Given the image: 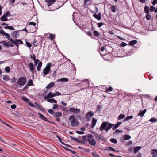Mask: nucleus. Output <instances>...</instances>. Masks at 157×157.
<instances>
[{"label": "nucleus", "mask_w": 157, "mask_h": 157, "mask_svg": "<svg viewBox=\"0 0 157 157\" xmlns=\"http://www.w3.org/2000/svg\"><path fill=\"white\" fill-rule=\"evenodd\" d=\"M0 43L2 44L3 45L6 47H9V42H6L5 41H2V42H0Z\"/></svg>", "instance_id": "obj_29"}, {"label": "nucleus", "mask_w": 157, "mask_h": 157, "mask_svg": "<svg viewBox=\"0 0 157 157\" xmlns=\"http://www.w3.org/2000/svg\"><path fill=\"white\" fill-rule=\"evenodd\" d=\"M155 8L153 6H151L150 7V11L151 12H153L154 11Z\"/></svg>", "instance_id": "obj_55"}, {"label": "nucleus", "mask_w": 157, "mask_h": 157, "mask_svg": "<svg viewBox=\"0 0 157 157\" xmlns=\"http://www.w3.org/2000/svg\"><path fill=\"white\" fill-rule=\"evenodd\" d=\"M22 100L25 102H28L29 101V100L24 97H22Z\"/></svg>", "instance_id": "obj_46"}, {"label": "nucleus", "mask_w": 157, "mask_h": 157, "mask_svg": "<svg viewBox=\"0 0 157 157\" xmlns=\"http://www.w3.org/2000/svg\"><path fill=\"white\" fill-rule=\"evenodd\" d=\"M146 111L147 110L146 109H144L142 111H140L138 115V116H140L141 117H143L146 112Z\"/></svg>", "instance_id": "obj_16"}, {"label": "nucleus", "mask_w": 157, "mask_h": 157, "mask_svg": "<svg viewBox=\"0 0 157 157\" xmlns=\"http://www.w3.org/2000/svg\"><path fill=\"white\" fill-rule=\"evenodd\" d=\"M56 1V0H49L46 1L47 2V5L48 7L50 6L52 4H53Z\"/></svg>", "instance_id": "obj_18"}, {"label": "nucleus", "mask_w": 157, "mask_h": 157, "mask_svg": "<svg viewBox=\"0 0 157 157\" xmlns=\"http://www.w3.org/2000/svg\"><path fill=\"white\" fill-rule=\"evenodd\" d=\"M95 138L97 140H102V139L101 137L98 136H96L95 137Z\"/></svg>", "instance_id": "obj_56"}, {"label": "nucleus", "mask_w": 157, "mask_h": 157, "mask_svg": "<svg viewBox=\"0 0 157 157\" xmlns=\"http://www.w3.org/2000/svg\"><path fill=\"white\" fill-rule=\"evenodd\" d=\"M92 155L94 157H100L99 155L96 152L93 153Z\"/></svg>", "instance_id": "obj_49"}, {"label": "nucleus", "mask_w": 157, "mask_h": 157, "mask_svg": "<svg viewBox=\"0 0 157 157\" xmlns=\"http://www.w3.org/2000/svg\"><path fill=\"white\" fill-rule=\"evenodd\" d=\"M51 63H48L46 67L44 69L42 72L43 77H45L50 71V67Z\"/></svg>", "instance_id": "obj_4"}, {"label": "nucleus", "mask_w": 157, "mask_h": 157, "mask_svg": "<svg viewBox=\"0 0 157 157\" xmlns=\"http://www.w3.org/2000/svg\"><path fill=\"white\" fill-rule=\"evenodd\" d=\"M55 36L54 35L50 34V38L51 40H53L55 38Z\"/></svg>", "instance_id": "obj_47"}, {"label": "nucleus", "mask_w": 157, "mask_h": 157, "mask_svg": "<svg viewBox=\"0 0 157 157\" xmlns=\"http://www.w3.org/2000/svg\"><path fill=\"white\" fill-rule=\"evenodd\" d=\"M28 66L31 72L32 73L33 75L34 74V66L33 63L30 62L28 64Z\"/></svg>", "instance_id": "obj_9"}, {"label": "nucleus", "mask_w": 157, "mask_h": 157, "mask_svg": "<svg viewBox=\"0 0 157 157\" xmlns=\"http://www.w3.org/2000/svg\"><path fill=\"white\" fill-rule=\"evenodd\" d=\"M108 149L109 150L112 151H113L116 152H118V151L115 150L113 147H111V146H109L108 147Z\"/></svg>", "instance_id": "obj_43"}, {"label": "nucleus", "mask_w": 157, "mask_h": 157, "mask_svg": "<svg viewBox=\"0 0 157 157\" xmlns=\"http://www.w3.org/2000/svg\"><path fill=\"white\" fill-rule=\"evenodd\" d=\"M125 115L124 114H120L118 117V120H120L121 119L124 118L125 117Z\"/></svg>", "instance_id": "obj_37"}, {"label": "nucleus", "mask_w": 157, "mask_h": 157, "mask_svg": "<svg viewBox=\"0 0 157 157\" xmlns=\"http://www.w3.org/2000/svg\"><path fill=\"white\" fill-rule=\"evenodd\" d=\"M54 94L52 93L51 92H49L48 95L44 97V99H49L52 97H54Z\"/></svg>", "instance_id": "obj_10"}, {"label": "nucleus", "mask_w": 157, "mask_h": 157, "mask_svg": "<svg viewBox=\"0 0 157 157\" xmlns=\"http://www.w3.org/2000/svg\"><path fill=\"white\" fill-rule=\"evenodd\" d=\"M68 80V79L67 78H62L58 79V81H61L63 82H67Z\"/></svg>", "instance_id": "obj_27"}, {"label": "nucleus", "mask_w": 157, "mask_h": 157, "mask_svg": "<svg viewBox=\"0 0 157 157\" xmlns=\"http://www.w3.org/2000/svg\"><path fill=\"white\" fill-rule=\"evenodd\" d=\"M86 34L89 36H91L92 35V33L91 32L89 31L86 32Z\"/></svg>", "instance_id": "obj_59"}, {"label": "nucleus", "mask_w": 157, "mask_h": 157, "mask_svg": "<svg viewBox=\"0 0 157 157\" xmlns=\"http://www.w3.org/2000/svg\"><path fill=\"white\" fill-rule=\"evenodd\" d=\"M113 89L111 87H109L108 88H107L105 89V92L108 93L109 92H111L113 90Z\"/></svg>", "instance_id": "obj_30"}, {"label": "nucleus", "mask_w": 157, "mask_h": 157, "mask_svg": "<svg viewBox=\"0 0 157 157\" xmlns=\"http://www.w3.org/2000/svg\"><path fill=\"white\" fill-rule=\"evenodd\" d=\"M150 11V9L147 6H146L144 8V11L146 13H149V11Z\"/></svg>", "instance_id": "obj_22"}, {"label": "nucleus", "mask_w": 157, "mask_h": 157, "mask_svg": "<svg viewBox=\"0 0 157 157\" xmlns=\"http://www.w3.org/2000/svg\"><path fill=\"white\" fill-rule=\"evenodd\" d=\"M38 115L40 116V118H41V119L46 121L48 122H49V121L48 120V119L44 117L43 115L41 114L40 113H38Z\"/></svg>", "instance_id": "obj_11"}, {"label": "nucleus", "mask_w": 157, "mask_h": 157, "mask_svg": "<svg viewBox=\"0 0 157 157\" xmlns=\"http://www.w3.org/2000/svg\"><path fill=\"white\" fill-rule=\"evenodd\" d=\"M0 20L3 21H6L8 20V19L6 16L3 15L0 18Z\"/></svg>", "instance_id": "obj_21"}, {"label": "nucleus", "mask_w": 157, "mask_h": 157, "mask_svg": "<svg viewBox=\"0 0 157 157\" xmlns=\"http://www.w3.org/2000/svg\"><path fill=\"white\" fill-rule=\"evenodd\" d=\"M34 63L35 65L36 66L37 65L38 63V65L37 67V70L38 71H40L41 68V67L42 65V63L41 62H39V59H36V60H34Z\"/></svg>", "instance_id": "obj_7"}, {"label": "nucleus", "mask_w": 157, "mask_h": 157, "mask_svg": "<svg viewBox=\"0 0 157 157\" xmlns=\"http://www.w3.org/2000/svg\"><path fill=\"white\" fill-rule=\"evenodd\" d=\"M17 33L18 31H14L11 33V35L13 37L17 38Z\"/></svg>", "instance_id": "obj_24"}, {"label": "nucleus", "mask_w": 157, "mask_h": 157, "mask_svg": "<svg viewBox=\"0 0 157 157\" xmlns=\"http://www.w3.org/2000/svg\"><path fill=\"white\" fill-rule=\"evenodd\" d=\"M35 105L36 106H37L40 109L42 112H44L45 110L44 109H43V108H41L40 105L38 104L37 102H35Z\"/></svg>", "instance_id": "obj_35"}, {"label": "nucleus", "mask_w": 157, "mask_h": 157, "mask_svg": "<svg viewBox=\"0 0 157 157\" xmlns=\"http://www.w3.org/2000/svg\"><path fill=\"white\" fill-rule=\"evenodd\" d=\"M123 138L124 140H126L130 139L131 137L129 135H125L123 136Z\"/></svg>", "instance_id": "obj_25"}, {"label": "nucleus", "mask_w": 157, "mask_h": 157, "mask_svg": "<svg viewBox=\"0 0 157 157\" xmlns=\"http://www.w3.org/2000/svg\"><path fill=\"white\" fill-rule=\"evenodd\" d=\"M69 111L71 112H73L75 114H77L79 113L80 109L71 107L69 109Z\"/></svg>", "instance_id": "obj_8"}, {"label": "nucleus", "mask_w": 157, "mask_h": 157, "mask_svg": "<svg viewBox=\"0 0 157 157\" xmlns=\"http://www.w3.org/2000/svg\"><path fill=\"white\" fill-rule=\"evenodd\" d=\"M5 28L12 30H15L14 28L12 26H5Z\"/></svg>", "instance_id": "obj_34"}, {"label": "nucleus", "mask_w": 157, "mask_h": 157, "mask_svg": "<svg viewBox=\"0 0 157 157\" xmlns=\"http://www.w3.org/2000/svg\"><path fill=\"white\" fill-rule=\"evenodd\" d=\"M30 57L32 59H33L34 60H36V56L33 54V57H32V56H31V55Z\"/></svg>", "instance_id": "obj_61"}, {"label": "nucleus", "mask_w": 157, "mask_h": 157, "mask_svg": "<svg viewBox=\"0 0 157 157\" xmlns=\"http://www.w3.org/2000/svg\"><path fill=\"white\" fill-rule=\"evenodd\" d=\"M151 153L152 154V157H156L157 156V149H152L151 151Z\"/></svg>", "instance_id": "obj_12"}, {"label": "nucleus", "mask_w": 157, "mask_h": 157, "mask_svg": "<svg viewBox=\"0 0 157 157\" xmlns=\"http://www.w3.org/2000/svg\"><path fill=\"white\" fill-rule=\"evenodd\" d=\"M101 13H99L98 14H94L93 15L94 17L96 19H97L98 20H100L101 19Z\"/></svg>", "instance_id": "obj_17"}, {"label": "nucleus", "mask_w": 157, "mask_h": 157, "mask_svg": "<svg viewBox=\"0 0 157 157\" xmlns=\"http://www.w3.org/2000/svg\"><path fill=\"white\" fill-rule=\"evenodd\" d=\"M33 85V82L32 80L30 79L28 82L27 84V86H32Z\"/></svg>", "instance_id": "obj_26"}, {"label": "nucleus", "mask_w": 157, "mask_h": 157, "mask_svg": "<svg viewBox=\"0 0 157 157\" xmlns=\"http://www.w3.org/2000/svg\"><path fill=\"white\" fill-rule=\"evenodd\" d=\"M133 117L132 115H131L130 116H127L126 118H125L124 120V121H125L128 120H130L133 118Z\"/></svg>", "instance_id": "obj_36"}, {"label": "nucleus", "mask_w": 157, "mask_h": 157, "mask_svg": "<svg viewBox=\"0 0 157 157\" xmlns=\"http://www.w3.org/2000/svg\"><path fill=\"white\" fill-rule=\"evenodd\" d=\"M5 71L7 73H9L10 72V68L9 67L7 66L5 68Z\"/></svg>", "instance_id": "obj_40"}, {"label": "nucleus", "mask_w": 157, "mask_h": 157, "mask_svg": "<svg viewBox=\"0 0 157 157\" xmlns=\"http://www.w3.org/2000/svg\"><path fill=\"white\" fill-rule=\"evenodd\" d=\"M101 109V107L100 105H99L97 106V111H98V112H100V110Z\"/></svg>", "instance_id": "obj_53"}, {"label": "nucleus", "mask_w": 157, "mask_h": 157, "mask_svg": "<svg viewBox=\"0 0 157 157\" xmlns=\"http://www.w3.org/2000/svg\"><path fill=\"white\" fill-rule=\"evenodd\" d=\"M92 125L91 126V128H93L94 126H95L96 124V123L97 121V120L95 119V118H93L92 119Z\"/></svg>", "instance_id": "obj_13"}, {"label": "nucleus", "mask_w": 157, "mask_h": 157, "mask_svg": "<svg viewBox=\"0 0 157 157\" xmlns=\"http://www.w3.org/2000/svg\"><path fill=\"white\" fill-rule=\"evenodd\" d=\"M113 124L109 123L108 122H103L99 128L100 131H102L105 130L106 132H108L111 128L114 126Z\"/></svg>", "instance_id": "obj_1"}, {"label": "nucleus", "mask_w": 157, "mask_h": 157, "mask_svg": "<svg viewBox=\"0 0 157 157\" xmlns=\"http://www.w3.org/2000/svg\"><path fill=\"white\" fill-rule=\"evenodd\" d=\"M137 43V41L136 40H133L130 41L129 45L132 46Z\"/></svg>", "instance_id": "obj_31"}, {"label": "nucleus", "mask_w": 157, "mask_h": 157, "mask_svg": "<svg viewBox=\"0 0 157 157\" xmlns=\"http://www.w3.org/2000/svg\"><path fill=\"white\" fill-rule=\"evenodd\" d=\"M17 78L15 77H13L12 79H11L10 82L12 83H13L15 82L17 80Z\"/></svg>", "instance_id": "obj_45"}, {"label": "nucleus", "mask_w": 157, "mask_h": 157, "mask_svg": "<svg viewBox=\"0 0 157 157\" xmlns=\"http://www.w3.org/2000/svg\"><path fill=\"white\" fill-rule=\"evenodd\" d=\"M5 36H6V37L10 41L11 39H10V35L9 34H8L7 33H6L5 35Z\"/></svg>", "instance_id": "obj_42"}, {"label": "nucleus", "mask_w": 157, "mask_h": 157, "mask_svg": "<svg viewBox=\"0 0 157 157\" xmlns=\"http://www.w3.org/2000/svg\"><path fill=\"white\" fill-rule=\"evenodd\" d=\"M55 83L54 82H51V83L49 84L46 86V88L47 89H50L52 88V87H53V86H55Z\"/></svg>", "instance_id": "obj_15"}, {"label": "nucleus", "mask_w": 157, "mask_h": 157, "mask_svg": "<svg viewBox=\"0 0 157 157\" xmlns=\"http://www.w3.org/2000/svg\"><path fill=\"white\" fill-rule=\"evenodd\" d=\"M3 79L5 81H8L11 79L10 77L8 75H4L3 76Z\"/></svg>", "instance_id": "obj_23"}, {"label": "nucleus", "mask_w": 157, "mask_h": 157, "mask_svg": "<svg viewBox=\"0 0 157 157\" xmlns=\"http://www.w3.org/2000/svg\"><path fill=\"white\" fill-rule=\"evenodd\" d=\"M157 3V0H153L152 2V4L153 5H154L155 4Z\"/></svg>", "instance_id": "obj_64"}, {"label": "nucleus", "mask_w": 157, "mask_h": 157, "mask_svg": "<svg viewBox=\"0 0 157 157\" xmlns=\"http://www.w3.org/2000/svg\"><path fill=\"white\" fill-rule=\"evenodd\" d=\"M127 45V44L126 43H124V42H122L121 43L120 46L123 47Z\"/></svg>", "instance_id": "obj_60"}, {"label": "nucleus", "mask_w": 157, "mask_h": 157, "mask_svg": "<svg viewBox=\"0 0 157 157\" xmlns=\"http://www.w3.org/2000/svg\"><path fill=\"white\" fill-rule=\"evenodd\" d=\"M116 7L112 5L111 7V11L113 12H115L116 11L115 10V8H116Z\"/></svg>", "instance_id": "obj_41"}, {"label": "nucleus", "mask_w": 157, "mask_h": 157, "mask_svg": "<svg viewBox=\"0 0 157 157\" xmlns=\"http://www.w3.org/2000/svg\"><path fill=\"white\" fill-rule=\"evenodd\" d=\"M59 108V105L57 104H54L52 108V109H55L57 108Z\"/></svg>", "instance_id": "obj_50"}, {"label": "nucleus", "mask_w": 157, "mask_h": 157, "mask_svg": "<svg viewBox=\"0 0 157 157\" xmlns=\"http://www.w3.org/2000/svg\"><path fill=\"white\" fill-rule=\"evenodd\" d=\"M94 35L98 37L100 35V33L97 31H94L93 32Z\"/></svg>", "instance_id": "obj_33"}, {"label": "nucleus", "mask_w": 157, "mask_h": 157, "mask_svg": "<svg viewBox=\"0 0 157 157\" xmlns=\"http://www.w3.org/2000/svg\"><path fill=\"white\" fill-rule=\"evenodd\" d=\"M94 115V113L93 111H90L86 113V117L88 118L93 116Z\"/></svg>", "instance_id": "obj_14"}, {"label": "nucleus", "mask_w": 157, "mask_h": 157, "mask_svg": "<svg viewBox=\"0 0 157 157\" xmlns=\"http://www.w3.org/2000/svg\"><path fill=\"white\" fill-rule=\"evenodd\" d=\"M87 141L91 145L94 146L96 144V141L93 138V136L92 135H90L88 136Z\"/></svg>", "instance_id": "obj_5"}, {"label": "nucleus", "mask_w": 157, "mask_h": 157, "mask_svg": "<svg viewBox=\"0 0 157 157\" xmlns=\"http://www.w3.org/2000/svg\"><path fill=\"white\" fill-rule=\"evenodd\" d=\"M47 99V101L50 102V103H57V101L55 100L54 98L52 99Z\"/></svg>", "instance_id": "obj_20"}, {"label": "nucleus", "mask_w": 157, "mask_h": 157, "mask_svg": "<svg viewBox=\"0 0 157 157\" xmlns=\"http://www.w3.org/2000/svg\"><path fill=\"white\" fill-rule=\"evenodd\" d=\"M76 132L79 134H83L84 133V132L83 131H76Z\"/></svg>", "instance_id": "obj_57"}, {"label": "nucleus", "mask_w": 157, "mask_h": 157, "mask_svg": "<svg viewBox=\"0 0 157 157\" xmlns=\"http://www.w3.org/2000/svg\"><path fill=\"white\" fill-rule=\"evenodd\" d=\"M29 24L33 25L34 26H35V25H36V23H35L32 22H30L29 23Z\"/></svg>", "instance_id": "obj_63"}, {"label": "nucleus", "mask_w": 157, "mask_h": 157, "mask_svg": "<svg viewBox=\"0 0 157 157\" xmlns=\"http://www.w3.org/2000/svg\"><path fill=\"white\" fill-rule=\"evenodd\" d=\"M5 16L6 17H8L10 16V11H8L6 13L4 14Z\"/></svg>", "instance_id": "obj_48"}, {"label": "nucleus", "mask_w": 157, "mask_h": 157, "mask_svg": "<svg viewBox=\"0 0 157 157\" xmlns=\"http://www.w3.org/2000/svg\"><path fill=\"white\" fill-rule=\"evenodd\" d=\"M140 148H141V147L140 146L136 147H134V153H136Z\"/></svg>", "instance_id": "obj_28"}, {"label": "nucleus", "mask_w": 157, "mask_h": 157, "mask_svg": "<svg viewBox=\"0 0 157 157\" xmlns=\"http://www.w3.org/2000/svg\"><path fill=\"white\" fill-rule=\"evenodd\" d=\"M149 121L152 122H157V119L155 118H151L149 120Z\"/></svg>", "instance_id": "obj_38"}, {"label": "nucleus", "mask_w": 157, "mask_h": 157, "mask_svg": "<svg viewBox=\"0 0 157 157\" xmlns=\"http://www.w3.org/2000/svg\"><path fill=\"white\" fill-rule=\"evenodd\" d=\"M26 82V78L24 77L19 78L17 82V84L21 86H23Z\"/></svg>", "instance_id": "obj_3"}, {"label": "nucleus", "mask_w": 157, "mask_h": 157, "mask_svg": "<svg viewBox=\"0 0 157 157\" xmlns=\"http://www.w3.org/2000/svg\"><path fill=\"white\" fill-rule=\"evenodd\" d=\"M10 41L14 44L17 48L19 47V44H23L22 41L19 39H17L15 40H14L13 39H11Z\"/></svg>", "instance_id": "obj_6"}, {"label": "nucleus", "mask_w": 157, "mask_h": 157, "mask_svg": "<svg viewBox=\"0 0 157 157\" xmlns=\"http://www.w3.org/2000/svg\"><path fill=\"white\" fill-rule=\"evenodd\" d=\"M69 120L71 121V125L72 127L77 126L79 124V123L78 120L75 118L74 116L73 115L71 116L69 118Z\"/></svg>", "instance_id": "obj_2"}, {"label": "nucleus", "mask_w": 157, "mask_h": 157, "mask_svg": "<svg viewBox=\"0 0 157 157\" xmlns=\"http://www.w3.org/2000/svg\"><path fill=\"white\" fill-rule=\"evenodd\" d=\"M48 112L50 114L53 115H53L54 114L55 112L53 110L51 109H50L48 110Z\"/></svg>", "instance_id": "obj_44"}, {"label": "nucleus", "mask_w": 157, "mask_h": 157, "mask_svg": "<svg viewBox=\"0 0 157 157\" xmlns=\"http://www.w3.org/2000/svg\"><path fill=\"white\" fill-rule=\"evenodd\" d=\"M55 96L60 95L61 93L58 91H56L54 93Z\"/></svg>", "instance_id": "obj_52"}, {"label": "nucleus", "mask_w": 157, "mask_h": 157, "mask_svg": "<svg viewBox=\"0 0 157 157\" xmlns=\"http://www.w3.org/2000/svg\"><path fill=\"white\" fill-rule=\"evenodd\" d=\"M6 33L5 32V31L3 30L2 29H1L0 30V33L1 34L3 35L4 36H5L6 34Z\"/></svg>", "instance_id": "obj_51"}, {"label": "nucleus", "mask_w": 157, "mask_h": 157, "mask_svg": "<svg viewBox=\"0 0 157 157\" xmlns=\"http://www.w3.org/2000/svg\"><path fill=\"white\" fill-rule=\"evenodd\" d=\"M62 115V113L61 112H56L53 115V117H60Z\"/></svg>", "instance_id": "obj_19"}, {"label": "nucleus", "mask_w": 157, "mask_h": 157, "mask_svg": "<svg viewBox=\"0 0 157 157\" xmlns=\"http://www.w3.org/2000/svg\"><path fill=\"white\" fill-rule=\"evenodd\" d=\"M110 141L112 143L114 144H116L117 142V140L114 138H112L110 139Z\"/></svg>", "instance_id": "obj_39"}, {"label": "nucleus", "mask_w": 157, "mask_h": 157, "mask_svg": "<svg viewBox=\"0 0 157 157\" xmlns=\"http://www.w3.org/2000/svg\"><path fill=\"white\" fill-rule=\"evenodd\" d=\"M16 105L13 104L10 107L12 109H14L16 108Z\"/></svg>", "instance_id": "obj_62"}, {"label": "nucleus", "mask_w": 157, "mask_h": 157, "mask_svg": "<svg viewBox=\"0 0 157 157\" xmlns=\"http://www.w3.org/2000/svg\"><path fill=\"white\" fill-rule=\"evenodd\" d=\"M147 14L145 16L146 19L147 20H151V15L149 14V13H146Z\"/></svg>", "instance_id": "obj_32"}, {"label": "nucleus", "mask_w": 157, "mask_h": 157, "mask_svg": "<svg viewBox=\"0 0 157 157\" xmlns=\"http://www.w3.org/2000/svg\"><path fill=\"white\" fill-rule=\"evenodd\" d=\"M26 44L27 46L29 48H30L32 46L31 44L30 43L27 41L26 42Z\"/></svg>", "instance_id": "obj_54"}, {"label": "nucleus", "mask_w": 157, "mask_h": 157, "mask_svg": "<svg viewBox=\"0 0 157 157\" xmlns=\"http://www.w3.org/2000/svg\"><path fill=\"white\" fill-rule=\"evenodd\" d=\"M104 24L102 23H98L97 24L98 26L100 28Z\"/></svg>", "instance_id": "obj_58"}]
</instances>
